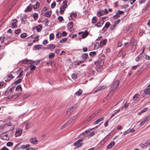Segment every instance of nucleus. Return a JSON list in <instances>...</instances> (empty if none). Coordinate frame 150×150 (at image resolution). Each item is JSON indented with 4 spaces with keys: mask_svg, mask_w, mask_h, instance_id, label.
I'll list each match as a JSON object with an SVG mask.
<instances>
[{
    "mask_svg": "<svg viewBox=\"0 0 150 150\" xmlns=\"http://www.w3.org/2000/svg\"><path fill=\"white\" fill-rule=\"evenodd\" d=\"M119 84V81L118 80H116L113 82L110 88V91L109 93V95H111L115 91Z\"/></svg>",
    "mask_w": 150,
    "mask_h": 150,
    "instance_id": "obj_1",
    "label": "nucleus"
},
{
    "mask_svg": "<svg viewBox=\"0 0 150 150\" xmlns=\"http://www.w3.org/2000/svg\"><path fill=\"white\" fill-rule=\"evenodd\" d=\"M130 42L131 44H132L131 50L132 52H134L135 51L137 43L134 41V40L133 38L131 39Z\"/></svg>",
    "mask_w": 150,
    "mask_h": 150,
    "instance_id": "obj_2",
    "label": "nucleus"
},
{
    "mask_svg": "<svg viewBox=\"0 0 150 150\" xmlns=\"http://www.w3.org/2000/svg\"><path fill=\"white\" fill-rule=\"evenodd\" d=\"M83 141V139H81L78 141H76L75 142L74 145V146H77V147H79L80 146H81V145L82 144V143H81Z\"/></svg>",
    "mask_w": 150,
    "mask_h": 150,
    "instance_id": "obj_3",
    "label": "nucleus"
},
{
    "mask_svg": "<svg viewBox=\"0 0 150 150\" xmlns=\"http://www.w3.org/2000/svg\"><path fill=\"white\" fill-rule=\"evenodd\" d=\"M76 107H72L69 108L67 111V114L68 115H69L71 113H72L74 110L76 109Z\"/></svg>",
    "mask_w": 150,
    "mask_h": 150,
    "instance_id": "obj_4",
    "label": "nucleus"
},
{
    "mask_svg": "<svg viewBox=\"0 0 150 150\" xmlns=\"http://www.w3.org/2000/svg\"><path fill=\"white\" fill-rule=\"evenodd\" d=\"M124 13L123 11L119 10L116 13V15L114 16L113 17L114 18H117L120 16V15Z\"/></svg>",
    "mask_w": 150,
    "mask_h": 150,
    "instance_id": "obj_5",
    "label": "nucleus"
},
{
    "mask_svg": "<svg viewBox=\"0 0 150 150\" xmlns=\"http://www.w3.org/2000/svg\"><path fill=\"white\" fill-rule=\"evenodd\" d=\"M126 54L125 52L123 51V49L120 50L118 54L117 55V56L118 57H120L122 55L123 57H125Z\"/></svg>",
    "mask_w": 150,
    "mask_h": 150,
    "instance_id": "obj_6",
    "label": "nucleus"
},
{
    "mask_svg": "<svg viewBox=\"0 0 150 150\" xmlns=\"http://www.w3.org/2000/svg\"><path fill=\"white\" fill-rule=\"evenodd\" d=\"M150 144V140L147 141L144 144H142L140 145L141 146L142 148H144Z\"/></svg>",
    "mask_w": 150,
    "mask_h": 150,
    "instance_id": "obj_7",
    "label": "nucleus"
},
{
    "mask_svg": "<svg viewBox=\"0 0 150 150\" xmlns=\"http://www.w3.org/2000/svg\"><path fill=\"white\" fill-rule=\"evenodd\" d=\"M30 141L31 143L33 144H36L38 143V141L35 137L31 138L30 139Z\"/></svg>",
    "mask_w": 150,
    "mask_h": 150,
    "instance_id": "obj_8",
    "label": "nucleus"
},
{
    "mask_svg": "<svg viewBox=\"0 0 150 150\" xmlns=\"http://www.w3.org/2000/svg\"><path fill=\"white\" fill-rule=\"evenodd\" d=\"M67 7V6H65L62 5L60 8V14L62 13Z\"/></svg>",
    "mask_w": 150,
    "mask_h": 150,
    "instance_id": "obj_9",
    "label": "nucleus"
},
{
    "mask_svg": "<svg viewBox=\"0 0 150 150\" xmlns=\"http://www.w3.org/2000/svg\"><path fill=\"white\" fill-rule=\"evenodd\" d=\"M14 77V76H13V75L11 74L7 75L6 77V79L5 80V81L6 82H8L9 81L12 79Z\"/></svg>",
    "mask_w": 150,
    "mask_h": 150,
    "instance_id": "obj_10",
    "label": "nucleus"
},
{
    "mask_svg": "<svg viewBox=\"0 0 150 150\" xmlns=\"http://www.w3.org/2000/svg\"><path fill=\"white\" fill-rule=\"evenodd\" d=\"M115 143L114 141L111 142L107 146V149H110L112 148L115 145Z\"/></svg>",
    "mask_w": 150,
    "mask_h": 150,
    "instance_id": "obj_11",
    "label": "nucleus"
},
{
    "mask_svg": "<svg viewBox=\"0 0 150 150\" xmlns=\"http://www.w3.org/2000/svg\"><path fill=\"white\" fill-rule=\"evenodd\" d=\"M107 40L106 39H105L101 41L100 42V46L101 47L105 45L106 43Z\"/></svg>",
    "mask_w": 150,
    "mask_h": 150,
    "instance_id": "obj_12",
    "label": "nucleus"
},
{
    "mask_svg": "<svg viewBox=\"0 0 150 150\" xmlns=\"http://www.w3.org/2000/svg\"><path fill=\"white\" fill-rule=\"evenodd\" d=\"M13 22L12 23V28H15L16 27L17 25V23L18 21L16 20H14Z\"/></svg>",
    "mask_w": 150,
    "mask_h": 150,
    "instance_id": "obj_13",
    "label": "nucleus"
},
{
    "mask_svg": "<svg viewBox=\"0 0 150 150\" xmlns=\"http://www.w3.org/2000/svg\"><path fill=\"white\" fill-rule=\"evenodd\" d=\"M76 117L75 116V117H74L72 118H71L68 121H67L66 123L68 125H69L74 120H75L76 118Z\"/></svg>",
    "mask_w": 150,
    "mask_h": 150,
    "instance_id": "obj_14",
    "label": "nucleus"
},
{
    "mask_svg": "<svg viewBox=\"0 0 150 150\" xmlns=\"http://www.w3.org/2000/svg\"><path fill=\"white\" fill-rule=\"evenodd\" d=\"M144 92L146 95H150V87L144 90Z\"/></svg>",
    "mask_w": 150,
    "mask_h": 150,
    "instance_id": "obj_15",
    "label": "nucleus"
},
{
    "mask_svg": "<svg viewBox=\"0 0 150 150\" xmlns=\"http://www.w3.org/2000/svg\"><path fill=\"white\" fill-rule=\"evenodd\" d=\"M22 131L21 129L17 130L15 133L16 136L18 137L21 135L22 133Z\"/></svg>",
    "mask_w": 150,
    "mask_h": 150,
    "instance_id": "obj_16",
    "label": "nucleus"
},
{
    "mask_svg": "<svg viewBox=\"0 0 150 150\" xmlns=\"http://www.w3.org/2000/svg\"><path fill=\"white\" fill-rule=\"evenodd\" d=\"M2 139L8 140L9 139V137L8 136V135L7 134H3Z\"/></svg>",
    "mask_w": 150,
    "mask_h": 150,
    "instance_id": "obj_17",
    "label": "nucleus"
},
{
    "mask_svg": "<svg viewBox=\"0 0 150 150\" xmlns=\"http://www.w3.org/2000/svg\"><path fill=\"white\" fill-rule=\"evenodd\" d=\"M21 62L23 64H30V61L28 59H24Z\"/></svg>",
    "mask_w": 150,
    "mask_h": 150,
    "instance_id": "obj_18",
    "label": "nucleus"
},
{
    "mask_svg": "<svg viewBox=\"0 0 150 150\" xmlns=\"http://www.w3.org/2000/svg\"><path fill=\"white\" fill-rule=\"evenodd\" d=\"M47 49L52 50L55 47V45H49L47 46Z\"/></svg>",
    "mask_w": 150,
    "mask_h": 150,
    "instance_id": "obj_19",
    "label": "nucleus"
},
{
    "mask_svg": "<svg viewBox=\"0 0 150 150\" xmlns=\"http://www.w3.org/2000/svg\"><path fill=\"white\" fill-rule=\"evenodd\" d=\"M104 14V12H103V11L100 10L98 11L97 13V16H100L102 15H103Z\"/></svg>",
    "mask_w": 150,
    "mask_h": 150,
    "instance_id": "obj_20",
    "label": "nucleus"
},
{
    "mask_svg": "<svg viewBox=\"0 0 150 150\" xmlns=\"http://www.w3.org/2000/svg\"><path fill=\"white\" fill-rule=\"evenodd\" d=\"M42 25H39L38 26L35 27L36 29L38 32H39L41 31V29L42 28Z\"/></svg>",
    "mask_w": 150,
    "mask_h": 150,
    "instance_id": "obj_21",
    "label": "nucleus"
},
{
    "mask_svg": "<svg viewBox=\"0 0 150 150\" xmlns=\"http://www.w3.org/2000/svg\"><path fill=\"white\" fill-rule=\"evenodd\" d=\"M104 120V117H102L101 118H99V119L95 121V123L96 124H97L99 123L100 121L103 120Z\"/></svg>",
    "mask_w": 150,
    "mask_h": 150,
    "instance_id": "obj_22",
    "label": "nucleus"
},
{
    "mask_svg": "<svg viewBox=\"0 0 150 150\" xmlns=\"http://www.w3.org/2000/svg\"><path fill=\"white\" fill-rule=\"evenodd\" d=\"M82 91L81 89H80L76 93V94L77 96H80L81 95V94L82 93Z\"/></svg>",
    "mask_w": 150,
    "mask_h": 150,
    "instance_id": "obj_23",
    "label": "nucleus"
},
{
    "mask_svg": "<svg viewBox=\"0 0 150 150\" xmlns=\"http://www.w3.org/2000/svg\"><path fill=\"white\" fill-rule=\"evenodd\" d=\"M70 16L72 19H73L76 17L77 14L76 13H72L70 14Z\"/></svg>",
    "mask_w": 150,
    "mask_h": 150,
    "instance_id": "obj_24",
    "label": "nucleus"
},
{
    "mask_svg": "<svg viewBox=\"0 0 150 150\" xmlns=\"http://www.w3.org/2000/svg\"><path fill=\"white\" fill-rule=\"evenodd\" d=\"M148 108H144L143 110L138 112V114L139 115H140L142 113L145 112L148 109Z\"/></svg>",
    "mask_w": 150,
    "mask_h": 150,
    "instance_id": "obj_25",
    "label": "nucleus"
},
{
    "mask_svg": "<svg viewBox=\"0 0 150 150\" xmlns=\"http://www.w3.org/2000/svg\"><path fill=\"white\" fill-rule=\"evenodd\" d=\"M51 13L52 12L51 11H49L45 13V16L49 18L51 16Z\"/></svg>",
    "mask_w": 150,
    "mask_h": 150,
    "instance_id": "obj_26",
    "label": "nucleus"
},
{
    "mask_svg": "<svg viewBox=\"0 0 150 150\" xmlns=\"http://www.w3.org/2000/svg\"><path fill=\"white\" fill-rule=\"evenodd\" d=\"M40 4L38 2H37L36 4L33 6V8L34 10L36 9L39 6Z\"/></svg>",
    "mask_w": 150,
    "mask_h": 150,
    "instance_id": "obj_27",
    "label": "nucleus"
},
{
    "mask_svg": "<svg viewBox=\"0 0 150 150\" xmlns=\"http://www.w3.org/2000/svg\"><path fill=\"white\" fill-rule=\"evenodd\" d=\"M88 34L87 31L83 33L82 35V37L83 38H85L88 35Z\"/></svg>",
    "mask_w": 150,
    "mask_h": 150,
    "instance_id": "obj_28",
    "label": "nucleus"
},
{
    "mask_svg": "<svg viewBox=\"0 0 150 150\" xmlns=\"http://www.w3.org/2000/svg\"><path fill=\"white\" fill-rule=\"evenodd\" d=\"M97 18L96 16L93 17L92 18V22L93 23H95L97 21Z\"/></svg>",
    "mask_w": 150,
    "mask_h": 150,
    "instance_id": "obj_29",
    "label": "nucleus"
},
{
    "mask_svg": "<svg viewBox=\"0 0 150 150\" xmlns=\"http://www.w3.org/2000/svg\"><path fill=\"white\" fill-rule=\"evenodd\" d=\"M35 48L36 50H39L42 49V45H37L35 46Z\"/></svg>",
    "mask_w": 150,
    "mask_h": 150,
    "instance_id": "obj_30",
    "label": "nucleus"
},
{
    "mask_svg": "<svg viewBox=\"0 0 150 150\" xmlns=\"http://www.w3.org/2000/svg\"><path fill=\"white\" fill-rule=\"evenodd\" d=\"M20 89V91H21L22 90V87L20 85H18L16 88V91H18Z\"/></svg>",
    "mask_w": 150,
    "mask_h": 150,
    "instance_id": "obj_31",
    "label": "nucleus"
},
{
    "mask_svg": "<svg viewBox=\"0 0 150 150\" xmlns=\"http://www.w3.org/2000/svg\"><path fill=\"white\" fill-rule=\"evenodd\" d=\"M30 146V145L29 144H27L26 145H23L21 146V149H26L28 147Z\"/></svg>",
    "mask_w": 150,
    "mask_h": 150,
    "instance_id": "obj_32",
    "label": "nucleus"
},
{
    "mask_svg": "<svg viewBox=\"0 0 150 150\" xmlns=\"http://www.w3.org/2000/svg\"><path fill=\"white\" fill-rule=\"evenodd\" d=\"M55 57V54L54 53H50L49 54L48 57L50 59H52Z\"/></svg>",
    "mask_w": 150,
    "mask_h": 150,
    "instance_id": "obj_33",
    "label": "nucleus"
},
{
    "mask_svg": "<svg viewBox=\"0 0 150 150\" xmlns=\"http://www.w3.org/2000/svg\"><path fill=\"white\" fill-rule=\"evenodd\" d=\"M142 58V55H141V54H140L136 58V61L137 62L139 61Z\"/></svg>",
    "mask_w": 150,
    "mask_h": 150,
    "instance_id": "obj_34",
    "label": "nucleus"
},
{
    "mask_svg": "<svg viewBox=\"0 0 150 150\" xmlns=\"http://www.w3.org/2000/svg\"><path fill=\"white\" fill-rule=\"evenodd\" d=\"M39 38V36H37L35 38L33 37H32V36H31L30 37H29L28 38H27L26 39H27V41H28L30 39H32L33 38H34L35 39H38V38Z\"/></svg>",
    "mask_w": 150,
    "mask_h": 150,
    "instance_id": "obj_35",
    "label": "nucleus"
},
{
    "mask_svg": "<svg viewBox=\"0 0 150 150\" xmlns=\"http://www.w3.org/2000/svg\"><path fill=\"white\" fill-rule=\"evenodd\" d=\"M33 16L35 19L36 20L38 19V14L37 13H34L33 14Z\"/></svg>",
    "mask_w": 150,
    "mask_h": 150,
    "instance_id": "obj_36",
    "label": "nucleus"
},
{
    "mask_svg": "<svg viewBox=\"0 0 150 150\" xmlns=\"http://www.w3.org/2000/svg\"><path fill=\"white\" fill-rule=\"evenodd\" d=\"M132 30H133L132 28L130 27L128 28L127 32L128 34V33H129V34H130V33L132 32Z\"/></svg>",
    "mask_w": 150,
    "mask_h": 150,
    "instance_id": "obj_37",
    "label": "nucleus"
},
{
    "mask_svg": "<svg viewBox=\"0 0 150 150\" xmlns=\"http://www.w3.org/2000/svg\"><path fill=\"white\" fill-rule=\"evenodd\" d=\"M32 9L31 7L29 6L26 9L25 12H27L28 11H30Z\"/></svg>",
    "mask_w": 150,
    "mask_h": 150,
    "instance_id": "obj_38",
    "label": "nucleus"
},
{
    "mask_svg": "<svg viewBox=\"0 0 150 150\" xmlns=\"http://www.w3.org/2000/svg\"><path fill=\"white\" fill-rule=\"evenodd\" d=\"M110 25V24L109 21H107L106 22L105 25V27L108 28L109 27Z\"/></svg>",
    "mask_w": 150,
    "mask_h": 150,
    "instance_id": "obj_39",
    "label": "nucleus"
},
{
    "mask_svg": "<svg viewBox=\"0 0 150 150\" xmlns=\"http://www.w3.org/2000/svg\"><path fill=\"white\" fill-rule=\"evenodd\" d=\"M81 57L83 59H86L88 57V55L86 53L83 54H82Z\"/></svg>",
    "mask_w": 150,
    "mask_h": 150,
    "instance_id": "obj_40",
    "label": "nucleus"
},
{
    "mask_svg": "<svg viewBox=\"0 0 150 150\" xmlns=\"http://www.w3.org/2000/svg\"><path fill=\"white\" fill-rule=\"evenodd\" d=\"M71 77L72 79H76L77 77V74H76L75 73L71 75Z\"/></svg>",
    "mask_w": 150,
    "mask_h": 150,
    "instance_id": "obj_41",
    "label": "nucleus"
},
{
    "mask_svg": "<svg viewBox=\"0 0 150 150\" xmlns=\"http://www.w3.org/2000/svg\"><path fill=\"white\" fill-rule=\"evenodd\" d=\"M99 46H100V44H99L98 42L96 43L94 46V48L96 49H98Z\"/></svg>",
    "mask_w": 150,
    "mask_h": 150,
    "instance_id": "obj_42",
    "label": "nucleus"
},
{
    "mask_svg": "<svg viewBox=\"0 0 150 150\" xmlns=\"http://www.w3.org/2000/svg\"><path fill=\"white\" fill-rule=\"evenodd\" d=\"M105 17H102L100 18V22L102 23V25L103 24V20H104L105 18Z\"/></svg>",
    "mask_w": 150,
    "mask_h": 150,
    "instance_id": "obj_43",
    "label": "nucleus"
},
{
    "mask_svg": "<svg viewBox=\"0 0 150 150\" xmlns=\"http://www.w3.org/2000/svg\"><path fill=\"white\" fill-rule=\"evenodd\" d=\"M96 54V53L95 52H91L89 54V55L91 57L94 56Z\"/></svg>",
    "mask_w": 150,
    "mask_h": 150,
    "instance_id": "obj_44",
    "label": "nucleus"
},
{
    "mask_svg": "<svg viewBox=\"0 0 150 150\" xmlns=\"http://www.w3.org/2000/svg\"><path fill=\"white\" fill-rule=\"evenodd\" d=\"M22 80L21 79H18L17 80V81H16L14 83L15 84H17L20 83L21 81Z\"/></svg>",
    "mask_w": 150,
    "mask_h": 150,
    "instance_id": "obj_45",
    "label": "nucleus"
},
{
    "mask_svg": "<svg viewBox=\"0 0 150 150\" xmlns=\"http://www.w3.org/2000/svg\"><path fill=\"white\" fill-rule=\"evenodd\" d=\"M69 27V28H72L73 25V22H70L68 24Z\"/></svg>",
    "mask_w": 150,
    "mask_h": 150,
    "instance_id": "obj_46",
    "label": "nucleus"
},
{
    "mask_svg": "<svg viewBox=\"0 0 150 150\" xmlns=\"http://www.w3.org/2000/svg\"><path fill=\"white\" fill-rule=\"evenodd\" d=\"M54 34L51 33L50 35V40H52L54 38Z\"/></svg>",
    "mask_w": 150,
    "mask_h": 150,
    "instance_id": "obj_47",
    "label": "nucleus"
},
{
    "mask_svg": "<svg viewBox=\"0 0 150 150\" xmlns=\"http://www.w3.org/2000/svg\"><path fill=\"white\" fill-rule=\"evenodd\" d=\"M36 68V67L34 65H30V69L31 70H34Z\"/></svg>",
    "mask_w": 150,
    "mask_h": 150,
    "instance_id": "obj_48",
    "label": "nucleus"
},
{
    "mask_svg": "<svg viewBox=\"0 0 150 150\" xmlns=\"http://www.w3.org/2000/svg\"><path fill=\"white\" fill-rule=\"evenodd\" d=\"M94 132H93L91 133L88 134V137L89 138L91 137L92 136L94 135Z\"/></svg>",
    "mask_w": 150,
    "mask_h": 150,
    "instance_id": "obj_49",
    "label": "nucleus"
},
{
    "mask_svg": "<svg viewBox=\"0 0 150 150\" xmlns=\"http://www.w3.org/2000/svg\"><path fill=\"white\" fill-rule=\"evenodd\" d=\"M67 40V39L66 38H65L63 39L60 40L59 41V42L60 43L64 42H65Z\"/></svg>",
    "mask_w": 150,
    "mask_h": 150,
    "instance_id": "obj_50",
    "label": "nucleus"
},
{
    "mask_svg": "<svg viewBox=\"0 0 150 150\" xmlns=\"http://www.w3.org/2000/svg\"><path fill=\"white\" fill-rule=\"evenodd\" d=\"M13 144L12 142H9L6 144V145L8 146H11L13 145Z\"/></svg>",
    "mask_w": 150,
    "mask_h": 150,
    "instance_id": "obj_51",
    "label": "nucleus"
},
{
    "mask_svg": "<svg viewBox=\"0 0 150 150\" xmlns=\"http://www.w3.org/2000/svg\"><path fill=\"white\" fill-rule=\"evenodd\" d=\"M102 90V88H101L100 87V86H99V87H98L97 89L94 92V93H96L97 92H98L99 91H101Z\"/></svg>",
    "mask_w": 150,
    "mask_h": 150,
    "instance_id": "obj_52",
    "label": "nucleus"
},
{
    "mask_svg": "<svg viewBox=\"0 0 150 150\" xmlns=\"http://www.w3.org/2000/svg\"><path fill=\"white\" fill-rule=\"evenodd\" d=\"M145 118L146 121L147 122L149 120H150V114L146 116Z\"/></svg>",
    "mask_w": 150,
    "mask_h": 150,
    "instance_id": "obj_53",
    "label": "nucleus"
},
{
    "mask_svg": "<svg viewBox=\"0 0 150 150\" xmlns=\"http://www.w3.org/2000/svg\"><path fill=\"white\" fill-rule=\"evenodd\" d=\"M27 34L25 33H23L21 35V37L22 38H25L26 37Z\"/></svg>",
    "mask_w": 150,
    "mask_h": 150,
    "instance_id": "obj_54",
    "label": "nucleus"
},
{
    "mask_svg": "<svg viewBox=\"0 0 150 150\" xmlns=\"http://www.w3.org/2000/svg\"><path fill=\"white\" fill-rule=\"evenodd\" d=\"M139 96L138 94L135 95L133 97V99L134 100H136Z\"/></svg>",
    "mask_w": 150,
    "mask_h": 150,
    "instance_id": "obj_55",
    "label": "nucleus"
},
{
    "mask_svg": "<svg viewBox=\"0 0 150 150\" xmlns=\"http://www.w3.org/2000/svg\"><path fill=\"white\" fill-rule=\"evenodd\" d=\"M130 131L129 129H128L126 131H125L123 133V134L124 135H126L129 133H130Z\"/></svg>",
    "mask_w": 150,
    "mask_h": 150,
    "instance_id": "obj_56",
    "label": "nucleus"
},
{
    "mask_svg": "<svg viewBox=\"0 0 150 150\" xmlns=\"http://www.w3.org/2000/svg\"><path fill=\"white\" fill-rule=\"evenodd\" d=\"M63 19V18L62 17V16H59L58 17V20L59 22H61Z\"/></svg>",
    "mask_w": 150,
    "mask_h": 150,
    "instance_id": "obj_57",
    "label": "nucleus"
},
{
    "mask_svg": "<svg viewBox=\"0 0 150 150\" xmlns=\"http://www.w3.org/2000/svg\"><path fill=\"white\" fill-rule=\"evenodd\" d=\"M56 3L55 2H53L51 4V7L52 8H54L56 6Z\"/></svg>",
    "mask_w": 150,
    "mask_h": 150,
    "instance_id": "obj_58",
    "label": "nucleus"
},
{
    "mask_svg": "<svg viewBox=\"0 0 150 150\" xmlns=\"http://www.w3.org/2000/svg\"><path fill=\"white\" fill-rule=\"evenodd\" d=\"M62 35L63 36H65L67 35V33L65 32H62Z\"/></svg>",
    "mask_w": 150,
    "mask_h": 150,
    "instance_id": "obj_59",
    "label": "nucleus"
},
{
    "mask_svg": "<svg viewBox=\"0 0 150 150\" xmlns=\"http://www.w3.org/2000/svg\"><path fill=\"white\" fill-rule=\"evenodd\" d=\"M20 31L21 30L20 29H18V30H16L15 31V33L16 34H18L20 32Z\"/></svg>",
    "mask_w": 150,
    "mask_h": 150,
    "instance_id": "obj_60",
    "label": "nucleus"
},
{
    "mask_svg": "<svg viewBox=\"0 0 150 150\" xmlns=\"http://www.w3.org/2000/svg\"><path fill=\"white\" fill-rule=\"evenodd\" d=\"M67 3H68L67 1L66 0V1H64L63 2L62 4L63 5L65 6H67Z\"/></svg>",
    "mask_w": 150,
    "mask_h": 150,
    "instance_id": "obj_61",
    "label": "nucleus"
},
{
    "mask_svg": "<svg viewBox=\"0 0 150 150\" xmlns=\"http://www.w3.org/2000/svg\"><path fill=\"white\" fill-rule=\"evenodd\" d=\"M68 125L67 124V123H66L64 125L62 126L61 127L60 129H62L64 128L65 127Z\"/></svg>",
    "mask_w": 150,
    "mask_h": 150,
    "instance_id": "obj_62",
    "label": "nucleus"
},
{
    "mask_svg": "<svg viewBox=\"0 0 150 150\" xmlns=\"http://www.w3.org/2000/svg\"><path fill=\"white\" fill-rule=\"evenodd\" d=\"M48 42V41L47 40H45L42 42V44L43 45H45L47 44Z\"/></svg>",
    "mask_w": 150,
    "mask_h": 150,
    "instance_id": "obj_63",
    "label": "nucleus"
},
{
    "mask_svg": "<svg viewBox=\"0 0 150 150\" xmlns=\"http://www.w3.org/2000/svg\"><path fill=\"white\" fill-rule=\"evenodd\" d=\"M122 42H119L118 43L117 46V47H119L122 46Z\"/></svg>",
    "mask_w": 150,
    "mask_h": 150,
    "instance_id": "obj_64",
    "label": "nucleus"
}]
</instances>
